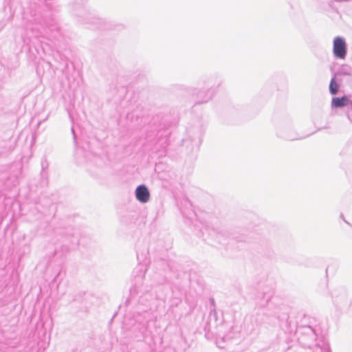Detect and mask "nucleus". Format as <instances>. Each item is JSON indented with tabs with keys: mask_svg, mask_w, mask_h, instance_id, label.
Listing matches in <instances>:
<instances>
[{
	"mask_svg": "<svg viewBox=\"0 0 352 352\" xmlns=\"http://www.w3.org/2000/svg\"><path fill=\"white\" fill-rule=\"evenodd\" d=\"M338 84L336 83V80L334 78L331 79V82H330V85H329V90H330V92L333 94V95H335L337 94L338 92Z\"/></svg>",
	"mask_w": 352,
	"mask_h": 352,
	"instance_id": "20e7f679",
	"label": "nucleus"
},
{
	"mask_svg": "<svg viewBox=\"0 0 352 352\" xmlns=\"http://www.w3.org/2000/svg\"><path fill=\"white\" fill-rule=\"evenodd\" d=\"M347 98L346 97L335 98L332 100V105L335 107H341L346 105Z\"/></svg>",
	"mask_w": 352,
	"mask_h": 352,
	"instance_id": "7ed1b4c3",
	"label": "nucleus"
},
{
	"mask_svg": "<svg viewBox=\"0 0 352 352\" xmlns=\"http://www.w3.org/2000/svg\"><path fill=\"white\" fill-rule=\"evenodd\" d=\"M135 196L137 199L141 203H146L150 199V192L146 186L141 185L137 187Z\"/></svg>",
	"mask_w": 352,
	"mask_h": 352,
	"instance_id": "f03ea898",
	"label": "nucleus"
},
{
	"mask_svg": "<svg viewBox=\"0 0 352 352\" xmlns=\"http://www.w3.org/2000/svg\"><path fill=\"white\" fill-rule=\"evenodd\" d=\"M333 54L340 59H344L346 57V43L343 38L338 36L334 38Z\"/></svg>",
	"mask_w": 352,
	"mask_h": 352,
	"instance_id": "f257e3e1",
	"label": "nucleus"
}]
</instances>
